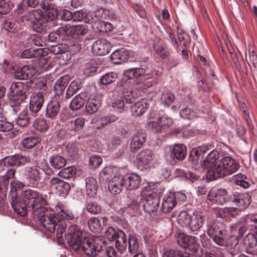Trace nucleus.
Returning <instances> with one entry per match:
<instances>
[{
	"label": "nucleus",
	"mask_w": 257,
	"mask_h": 257,
	"mask_svg": "<svg viewBox=\"0 0 257 257\" xmlns=\"http://www.w3.org/2000/svg\"><path fill=\"white\" fill-rule=\"evenodd\" d=\"M50 187L52 190L59 195H67L71 189L69 183L66 182L58 177H53L50 181Z\"/></svg>",
	"instance_id": "9d476101"
},
{
	"label": "nucleus",
	"mask_w": 257,
	"mask_h": 257,
	"mask_svg": "<svg viewBox=\"0 0 257 257\" xmlns=\"http://www.w3.org/2000/svg\"><path fill=\"white\" fill-rule=\"evenodd\" d=\"M57 17V12L56 11L52 10L50 11H47L45 12L44 14H41L40 19L42 20V22H51L55 20Z\"/></svg>",
	"instance_id": "052dcab7"
},
{
	"label": "nucleus",
	"mask_w": 257,
	"mask_h": 257,
	"mask_svg": "<svg viewBox=\"0 0 257 257\" xmlns=\"http://www.w3.org/2000/svg\"><path fill=\"white\" fill-rule=\"evenodd\" d=\"M43 169L39 166L33 165L25 168L24 176L30 186H36L42 179Z\"/></svg>",
	"instance_id": "0eeeda50"
},
{
	"label": "nucleus",
	"mask_w": 257,
	"mask_h": 257,
	"mask_svg": "<svg viewBox=\"0 0 257 257\" xmlns=\"http://www.w3.org/2000/svg\"><path fill=\"white\" fill-rule=\"evenodd\" d=\"M147 99H142L131 107L132 115L138 116L142 115L148 108Z\"/></svg>",
	"instance_id": "c756f323"
},
{
	"label": "nucleus",
	"mask_w": 257,
	"mask_h": 257,
	"mask_svg": "<svg viewBox=\"0 0 257 257\" xmlns=\"http://www.w3.org/2000/svg\"><path fill=\"white\" fill-rule=\"evenodd\" d=\"M68 83V77L63 76L58 79L55 82L54 89L56 93L59 95L61 94L65 90Z\"/></svg>",
	"instance_id": "a19ab883"
},
{
	"label": "nucleus",
	"mask_w": 257,
	"mask_h": 257,
	"mask_svg": "<svg viewBox=\"0 0 257 257\" xmlns=\"http://www.w3.org/2000/svg\"><path fill=\"white\" fill-rule=\"evenodd\" d=\"M117 73L110 72L104 74L100 78V82L104 85L109 84L115 81L117 78Z\"/></svg>",
	"instance_id": "864d4df0"
},
{
	"label": "nucleus",
	"mask_w": 257,
	"mask_h": 257,
	"mask_svg": "<svg viewBox=\"0 0 257 257\" xmlns=\"http://www.w3.org/2000/svg\"><path fill=\"white\" fill-rule=\"evenodd\" d=\"M126 233L128 234V249L129 252L132 253L136 252L139 248V241L137 235L132 233V229L127 223H124L123 227Z\"/></svg>",
	"instance_id": "dca6fc26"
},
{
	"label": "nucleus",
	"mask_w": 257,
	"mask_h": 257,
	"mask_svg": "<svg viewBox=\"0 0 257 257\" xmlns=\"http://www.w3.org/2000/svg\"><path fill=\"white\" fill-rule=\"evenodd\" d=\"M90 230L94 233L99 232L102 229V225L99 219L96 217H92L88 221Z\"/></svg>",
	"instance_id": "09e8293b"
},
{
	"label": "nucleus",
	"mask_w": 257,
	"mask_h": 257,
	"mask_svg": "<svg viewBox=\"0 0 257 257\" xmlns=\"http://www.w3.org/2000/svg\"><path fill=\"white\" fill-rule=\"evenodd\" d=\"M27 95L21 96L10 95L9 103L11 107L15 112H17L21 109V104L27 98Z\"/></svg>",
	"instance_id": "c9c22d12"
},
{
	"label": "nucleus",
	"mask_w": 257,
	"mask_h": 257,
	"mask_svg": "<svg viewBox=\"0 0 257 257\" xmlns=\"http://www.w3.org/2000/svg\"><path fill=\"white\" fill-rule=\"evenodd\" d=\"M111 106L114 110L117 111L118 112H122L124 110V102L121 97L113 99L111 102Z\"/></svg>",
	"instance_id": "680f3d73"
},
{
	"label": "nucleus",
	"mask_w": 257,
	"mask_h": 257,
	"mask_svg": "<svg viewBox=\"0 0 257 257\" xmlns=\"http://www.w3.org/2000/svg\"><path fill=\"white\" fill-rule=\"evenodd\" d=\"M16 4L15 0H0V14L9 13Z\"/></svg>",
	"instance_id": "49530a36"
},
{
	"label": "nucleus",
	"mask_w": 257,
	"mask_h": 257,
	"mask_svg": "<svg viewBox=\"0 0 257 257\" xmlns=\"http://www.w3.org/2000/svg\"><path fill=\"white\" fill-rule=\"evenodd\" d=\"M219 157V153L214 150L208 154L206 159L201 164L202 168L206 171L207 177H210V179H212L214 171H215L216 166L218 165L219 160H217Z\"/></svg>",
	"instance_id": "1a4fd4ad"
},
{
	"label": "nucleus",
	"mask_w": 257,
	"mask_h": 257,
	"mask_svg": "<svg viewBox=\"0 0 257 257\" xmlns=\"http://www.w3.org/2000/svg\"><path fill=\"white\" fill-rule=\"evenodd\" d=\"M203 217L200 214H194L191 219L190 225L188 227L191 231H194L200 229L203 225Z\"/></svg>",
	"instance_id": "4c0bfd02"
},
{
	"label": "nucleus",
	"mask_w": 257,
	"mask_h": 257,
	"mask_svg": "<svg viewBox=\"0 0 257 257\" xmlns=\"http://www.w3.org/2000/svg\"><path fill=\"white\" fill-rule=\"evenodd\" d=\"M207 234L217 245L221 246L233 247L238 243V237L229 236L226 225L217 221H209L207 222Z\"/></svg>",
	"instance_id": "f257e3e1"
},
{
	"label": "nucleus",
	"mask_w": 257,
	"mask_h": 257,
	"mask_svg": "<svg viewBox=\"0 0 257 257\" xmlns=\"http://www.w3.org/2000/svg\"><path fill=\"white\" fill-rule=\"evenodd\" d=\"M181 117L184 119H192L196 117V113L194 110L189 108H185L180 112Z\"/></svg>",
	"instance_id": "e2e57ef3"
},
{
	"label": "nucleus",
	"mask_w": 257,
	"mask_h": 257,
	"mask_svg": "<svg viewBox=\"0 0 257 257\" xmlns=\"http://www.w3.org/2000/svg\"><path fill=\"white\" fill-rule=\"evenodd\" d=\"M41 12L36 10H32L22 17V20L23 22L28 21L31 23H35V20H38L40 19Z\"/></svg>",
	"instance_id": "a18cd8bd"
},
{
	"label": "nucleus",
	"mask_w": 257,
	"mask_h": 257,
	"mask_svg": "<svg viewBox=\"0 0 257 257\" xmlns=\"http://www.w3.org/2000/svg\"><path fill=\"white\" fill-rule=\"evenodd\" d=\"M153 159V154L149 150H144L138 154L136 160L137 168L141 170H144L149 164Z\"/></svg>",
	"instance_id": "2eb2a0df"
},
{
	"label": "nucleus",
	"mask_w": 257,
	"mask_h": 257,
	"mask_svg": "<svg viewBox=\"0 0 257 257\" xmlns=\"http://www.w3.org/2000/svg\"><path fill=\"white\" fill-rule=\"evenodd\" d=\"M38 143V138L34 136L26 137L22 141L21 145L22 150L30 149L34 147Z\"/></svg>",
	"instance_id": "79ce46f5"
},
{
	"label": "nucleus",
	"mask_w": 257,
	"mask_h": 257,
	"mask_svg": "<svg viewBox=\"0 0 257 257\" xmlns=\"http://www.w3.org/2000/svg\"><path fill=\"white\" fill-rule=\"evenodd\" d=\"M86 193L91 197H94L97 193L98 185L97 181L92 177H88L86 179Z\"/></svg>",
	"instance_id": "72a5a7b5"
},
{
	"label": "nucleus",
	"mask_w": 257,
	"mask_h": 257,
	"mask_svg": "<svg viewBox=\"0 0 257 257\" xmlns=\"http://www.w3.org/2000/svg\"><path fill=\"white\" fill-rule=\"evenodd\" d=\"M147 134L145 130H138L132 138L130 144V150L136 152L140 150L146 141Z\"/></svg>",
	"instance_id": "ddd939ff"
},
{
	"label": "nucleus",
	"mask_w": 257,
	"mask_h": 257,
	"mask_svg": "<svg viewBox=\"0 0 257 257\" xmlns=\"http://www.w3.org/2000/svg\"><path fill=\"white\" fill-rule=\"evenodd\" d=\"M31 116L27 110H23L16 118V121L18 125L25 127L27 126L30 121Z\"/></svg>",
	"instance_id": "ea45409f"
},
{
	"label": "nucleus",
	"mask_w": 257,
	"mask_h": 257,
	"mask_svg": "<svg viewBox=\"0 0 257 257\" xmlns=\"http://www.w3.org/2000/svg\"><path fill=\"white\" fill-rule=\"evenodd\" d=\"M230 199L240 208V210L244 209L251 203L250 197L246 193L234 192L230 195Z\"/></svg>",
	"instance_id": "4468645a"
},
{
	"label": "nucleus",
	"mask_w": 257,
	"mask_h": 257,
	"mask_svg": "<svg viewBox=\"0 0 257 257\" xmlns=\"http://www.w3.org/2000/svg\"><path fill=\"white\" fill-rule=\"evenodd\" d=\"M162 257H192L187 252L182 253L179 250L169 249L166 250L162 255Z\"/></svg>",
	"instance_id": "6e6d98bb"
},
{
	"label": "nucleus",
	"mask_w": 257,
	"mask_h": 257,
	"mask_svg": "<svg viewBox=\"0 0 257 257\" xmlns=\"http://www.w3.org/2000/svg\"><path fill=\"white\" fill-rule=\"evenodd\" d=\"M33 126L36 130L42 132H45L49 128L46 119L43 117L36 118L33 123Z\"/></svg>",
	"instance_id": "8fccbe9b"
},
{
	"label": "nucleus",
	"mask_w": 257,
	"mask_h": 257,
	"mask_svg": "<svg viewBox=\"0 0 257 257\" xmlns=\"http://www.w3.org/2000/svg\"><path fill=\"white\" fill-rule=\"evenodd\" d=\"M60 110V104L56 100L49 102L46 107V117L52 120L56 119Z\"/></svg>",
	"instance_id": "5701e85b"
},
{
	"label": "nucleus",
	"mask_w": 257,
	"mask_h": 257,
	"mask_svg": "<svg viewBox=\"0 0 257 257\" xmlns=\"http://www.w3.org/2000/svg\"><path fill=\"white\" fill-rule=\"evenodd\" d=\"M21 195L24 199L28 201V207H31L32 211L41 208L47 204L45 196L36 190L28 189L23 191Z\"/></svg>",
	"instance_id": "20e7f679"
},
{
	"label": "nucleus",
	"mask_w": 257,
	"mask_h": 257,
	"mask_svg": "<svg viewBox=\"0 0 257 257\" xmlns=\"http://www.w3.org/2000/svg\"><path fill=\"white\" fill-rule=\"evenodd\" d=\"M177 204L176 194L169 193L166 194L163 199L161 210L165 213L170 212Z\"/></svg>",
	"instance_id": "a211bd4d"
},
{
	"label": "nucleus",
	"mask_w": 257,
	"mask_h": 257,
	"mask_svg": "<svg viewBox=\"0 0 257 257\" xmlns=\"http://www.w3.org/2000/svg\"><path fill=\"white\" fill-rule=\"evenodd\" d=\"M227 191L223 188H220L216 191L210 192L208 199L211 201H215L217 204L223 205L226 202Z\"/></svg>",
	"instance_id": "4be33fe9"
},
{
	"label": "nucleus",
	"mask_w": 257,
	"mask_h": 257,
	"mask_svg": "<svg viewBox=\"0 0 257 257\" xmlns=\"http://www.w3.org/2000/svg\"><path fill=\"white\" fill-rule=\"evenodd\" d=\"M132 52L124 48L114 51L110 55V59L113 64H118L128 60Z\"/></svg>",
	"instance_id": "6ab92c4d"
},
{
	"label": "nucleus",
	"mask_w": 257,
	"mask_h": 257,
	"mask_svg": "<svg viewBox=\"0 0 257 257\" xmlns=\"http://www.w3.org/2000/svg\"><path fill=\"white\" fill-rule=\"evenodd\" d=\"M11 206L16 213L21 216H24L27 214V205L24 199L16 198L11 202Z\"/></svg>",
	"instance_id": "cd10ccee"
},
{
	"label": "nucleus",
	"mask_w": 257,
	"mask_h": 257,
	"mask_svg": "<svg viewBox=\"0 0 257 257\" xmlns=\"http://www.w3.org/2000/svg\"><path fill=\"white\" fill-rule=\"evenodd\" d=\"M14 127V124L9 121L4 120L3 119H0V131L8 132L12 130Z\"/></svg>",
	"instance_id": "774afa93"
},
{
	"label": "nucleus",
	"mask_w": 257,
	"mask_h": 257,
	"mask_svg": "<svg viewBox=\"0 0 257 257\" xmlns=\"http://www.w3.org/2000/svg\"><path fill=\"white\" fill-rule=\"evenodd\" d=\"M87 97L86 93H80L76 95L70 102V108L75 111L81 109L83 106Z\"/></svg>",
	"instance_id": "7c9ffc66"
},
{
	"label": "nucleus",
	"mask_w": 257,
	"mask_h": 257,
	"mask_svg": "<svg viewBox=\"0 0 257 257\" xmlns=\"http://www.w3.org/2000/svg\"><path fill=\"white\" fill-rule=\"evenodd\" d=\"M35 70L30 66H24L22 68H18L15 72L14 76L18 79H31L34 75Z\"/></svg>",
	"instance_id": "b1692460"
},
{
	"label": "nucleus",
	"mask_w": 257,
	"mask_h": 257,
	"mask_svg": "<svg viewBox=\"0 0 257 257\" xmlns=\"http://www.w3.org/2000/svg\"><path fill=\"white\" fill-rule=\"evenodd\" d=\"M64 231L65 232V238H69V237L71 236L74 237L75 236H76L77 234H78V232L80 233L79 236L82 235V232L79 229V227L75 224L70 225L67 230H66V228H65L64 232Z\"/></svg>",
	"instance_id": "3c124183"
},
{
	"label": "nucleus",
	"mask_w": 257,
	"mask_h": 257,
	"mask_svg": "<svg viewBox=\"0 0 257 257\" xmlns=\"http://www.w3.org/2000/svg\"><path fill=\"white\" fill-rule=\"evenodd\" d=\"M50 165L55 169H60L65 166L66 160L64 158L58 154H53L49 158Z\"/></svg>",
	"instance_id": "e433bc0d"
},
{
	"label": "nucleus",
	"mask_w": 257,
	"mask_h": 257,
	"mask_svg": "<svg viewBox=\"0 0 257 257\" xmlns=\"http://www.w3.org/2000/svg\"><path fill=\"white\" fill-rule=\"evenodd\" d=\"M239 163L229 156L222 157L218 161V165L216 166L212 179L224 177L235 173L239 168Z\"/></svg>",
	"instance_id": "7ed1b4c3"
},
{
	"label": "nucleus",
	"mask_w": 257,
	"mask_h": 257,
	"mask_svg": "<svg viewBox=\"0 0 257 257\" xmlns=\"http://www.w3.org/2000/svg\"><path fill=\"white\" fill-rule=\"evenodd\" d=\"M176 241L179 245L183 248L189 247L193 251H197L198 244L196 237L188 235L183 233L178 234Z\"/></svg>",
	"instance_id": "f8f14e48"
},
{
	"label": "nucleus",
	"mask_w": 257,
	"mask_h": 257,
	"mask_svg": "<svg viewBox=\"0 0 257 257\" xmlns=\"http://www.w3.org/2000/svg\"><path fill=\"white\" fill-rule=\"evenodd\" d=\"M118 119V117L115 115L109 113L106 115L102 116L100 118V122L102 126H105L109 125Z\"/></svg>",
	"instance_id": "603ef678"
},
{
	"label": "nucleus",
	"mask_w": 257,
	"mask_h": 257,
	"mask_svg": "<svg viewBox=\"0 0 257 257\" xmlns=\"http://www.w3.org/2000/svg\"><path fill=\"white\" fill-rule=\"evenodd\" d=\"M84 123L85 119L80 117L73 120H68L65 125V127L67 130L75 133L83 129Z\"/></svg>",
	"instance_id": "c85d7f7f"
},
{
	"label": "nucleus",
	"mask_w": 257,
	"mask_h": 257,
	"mask_svg": "<svg viewBox=\"0 0 257 257\" xmlns=\"http://www.w3.org/2000/svg\"><path fill=\"white\" fill-rule=\"evenodd\" d=\"M76 174V170L73 167H69L61 170L58 175L60 177L68 179L71 178Z\"/></svg>",
	"instance_id": "13d9d810"
},
{
	"label": "nucleus",
	"mask_w": 257,
	"mask_h": 257,
	"mask_svg": "<svg viewBox=\"0 0 257 257\" xmlns=\"http://www.w3.org/2000/svg\"><path fill=\"white\" fill-rule=\"evenodd\" d=\"M187 155L186 147L181 144H175L173 147H170L168 151H166L165 158L166 160L173 164L175 160H183Z\"/></svg>",
	"instance_id": "6e6552de"
},
{
	"label": "nucleus",
	"mask_w": 257,
	"mask_h": 257,
	"mask_svg": "<svg viewBox=\"0 0 257 257\" xmlns=\"http://www.w3.org/2000/svg\"><path fill=\"white\" fill-rule=\"evenodd\" d=\"M40 222L43 226L49 232H54L56 230V237L60 239L63 237L64 230L67 225L63 219H59L53 213L43 215Z\"/></svg>",
	"instance_id": "f03ea898"
},
{
	"label": "nucleus",
	"mask_w": 257,
	"mask_h": 257,
	"mask_svg": "<svg viewBox=\"0 0 257 257\" xmlns=\"http://www.w3.org/2000/svg\"><path fill=\"white\" fill-rule=\"evenodd\" d=\"M80 233L76 234V236L73 237L72 236L69 238H66L67 242L71 247L74 251H77L80 248L82 249V245L83 242V238L82 236H79Z\"/></svg>",
	"instance_id": "473e14b6"
},
{
	"label": "nucleus",
	"mask_w": 257,
	"mask_h": 257,
	"mask_svg": "<svg viewBox=\"0 0 257 257\" xmlns=\"http://www.w3.org/2000/svg\"><path fill=\"white\" fill-rule=\"evenodd\" d=\"M191 217L192 216L187 211H181L178 216V223L183 227L188 228L190 225Z\"/></svg>",
	"instance_id": "c03bdc74"
},
{
	"label": "nucleus",
	"mask_w": 257,
	"mask_h": 257,
	"mask_svg": "<svg viewBox=\"0 0 257 257\" xmlns=\"http://www.w3.org/2000/svg\"><path fill=\"white\" fill-rule=\"evenodd\" d=\"M100 106V103L98 100L89 97L86 103V111L89 114H93L98 110Z\"/></svg>",
	"instance_id": "58836bf2"
},
{
	"label": "nucleus",
	"mask_w": 257,
	"mask_h": 257,
	"mask_svg": "<svg viewBox=\"0 0 257 257\" xmlns=\"http://www.w3.org/2000/svg\"><path fill=\"white\" fill-rule=\"evenodd\" d=\"M156 53L162 59H166L170 55V52L167 49L166 44L161 39L156 41L153 45Z\"/></svg>",
	"instance_id": "bb28decb"
},
{
	"label": "nucleus",
	"mask_w": 257,
	"mask_h": 257,
	"mask_svg": "<svg viewBox=\"0 0 257 257\" xmlns=\"http://www.w3.org/2000/svg\"><path fill=\"white\" fill-rule=\"evenodd\" d=\"M106 240L102 236H97L94 239L84 238L82 250L88 256H95L102 249Z\"/></svg>",
	"instance_id": "39448f33"
},
{
	"label": "nucleus",
	"mask_w": 257,
	"mask_h": 257,
	"mask_svg": "<svg viewBox=\"0 0 257 257\" xmlns=\"http://www.w3.org/2000/svg\"><path fill=\"white\" fill-rule=\"evenodd\" d=\"M126 73L128 74V77L132 79L142 76L146 73V70L142 68H133L128 69Z\"/></svg>",
	"instance_id": "4d7b16f0"
},
{
	"label": "nucleus",
	"mask_w": 257,
	"mask_h": 257,
	"mask_svg": "<svg viewBox=\"0 0 257 257\" xmlns=\"http://www.w3.org/2000/svg\"><path fill=\"white\" fill-rule=\"evenodd\" d=\"M46 94L44 90L34 92L31 96L29 110L33 113H37L42 108Z\"/></svg>",
	"instance_id": "9b49d317"
},
{
	"label": "nucleus",
	"mask_w": 257,
	"mask_h": 257,
	"mask_svg": "<svg viewBox=\"0 0 257 257\" xmlns=\"http://www.w3.org/2000/svg\"><path fill=\"white\" fill-rule=\"evenodd\" d=\"M125 233L126 232H125L123 230H117L116 235L114 239L115 247L121 254L123 253L126 249L128 239Z\"/></svg>",
	"instance_id": "412c9836"
},
{
	"label": "nucleus",
	"mask_w": 257,
	"mask_h": 257,
	"mask_svg": "<svg viewBox=\"0 0 257 257\" xmlns=\"http://www.w3.org/2000/svg\"><path fill=\"white\" fill-rule=\"evenodd\" d=\"M158 121L161 125L163 130L169 127L172 125L173 121L170 117H168L165 116H162L159 118Z\"/></svg>",
	"instance_id": "338daca9"
},
{
	"label": "nucleus",
	"mask_w": 257,
	"mask_h": 257,
	"mask_svg": "<svg viewBox=\"0 0 257 257\" xmlns=\"http://www.w3.org/2000/svg\"><path fill=\"white\" fill-rule=\"evenodd\" d=\"M137 85L133 88L129 89H126L123 92V97L126 102L128 103H133L140 96L141 92L137 88Z\"/></svg>",
	"instance_id": "2f4dec72"
},
{
	"label": "nucleus",
	"mask_w": 257,
	"mask_h": 257,
	"mask_svg": "<svg viewBox=\"0 0 257 257\" xmlns=\"http://www.w3.org/2000/svg\"><path fill=\"white\" fill-rule=\"evenodd\" d=\"M86 209L89 213L96 214L100 213L101 208L96 202L93 201H87L86 205Z\"/></svg>",
	"instance_id": "5fc2aeb1"
},
{
	"label": "nucleus",
	"mask_w": 257,
	"mask_h": 257,
	"mask_svg": "<svg viewBox=\"0 0 257 257\" xmlns=\"http://www.w3.org/2000/svg\"><path fill=\"white\" fill-rule=\"evenodd\" d=\"M71 31V37L74 39H77L86 34L88 32V29L85 25H80L72 26Z\"/></svg>",
	"instance_id": "37998d69"
},
{
	"label": "nucleus",
	"mask_w": 257,
	"mask_h": 257,
	"mask_svg": "<svg viewBox=\"0 0 257 257\" xmlns=\"http://www.w3.org/2000/svg\"><path fill=\"white\" fill-rule=\"evenodd\" d=\"M15 166L19 167L24 166L31 162V159L29 156L16 154L13 155Z\"/></svg>",
	"instance_id": "de8ad7c7"
},
{
	"label": "nucleus",
	"mask_w": 257,
	"mask_h": 257,
	"mask_svg": "<svg viewBox=\"0 0 257 257\" xmlns=\"http://www.w3.org/2000/svg\"><path fill=\"white\" fill-rule=\"evenodd\" d=\"M243 243L246 252L250 253L253 252L254 247L257 245V237L256 234L248 233L243 239Z\"/></svg>",
	"instance_id": "f704fd0d"
},
{
	"label": "nucleus",
	"mask_w": 257,
	"mask_h": 257,
	"mask_svg": "<svg viewBox=\"0 0 257 257\" xmlns=\"http://www.w3.org/2000/svg\"><path fill=\"white\" fill-rule=\"evenodd\" d=\"M96 64L95 63L89 62L86 64L84 66V73L85 75H91L96 72Z\"/></svg>",
	"instance_id": "69168bd1"
},
{
	"label": "nucleus",
	"mask_w": 257,
	"mask_h": 257,
	"mask_svg": "<svg viewBox=\"0 0 257 257\" xmlns=\"http://www.w3.org/2000/svg\"><path fill=\"white\" fill-rule=\"evenodd\" d=\"M15 166V163L13 156L5 157L0 160V168L4 169L6 167Z\"/></svg>",
	"instance_id": "0e129e2a"
},
{
	"label": "nucleus",
	"mask_w": 257,
	"mask_h": 257,
	"mask_svg": "<svg viewBox=\"0 0 257 257\" xmlns=\"http://www.w3.org/2000/svg\"><path fill=\"white\" fill-rule=\"evenodd\" d=\"M29 87L27 84L22 82H13L10 87V95L19 96L27 95Z\"/></svg>",
	"instance_id": "393cba45"
},
{
	"label": "nucleus",
	"mask_w": 257,
	"mask_h": 257,
	"mask_svg": "<svg viewBox=\"0 0 257 257\" xmlns=\"http://www.w3.org/2000/svg\"><path fill=\"white\" fill-rule=\"evenodd\" d=\"M92 49L94 53L98 55H105L108 54L110 49V44L106 40H98L92 45Z\"/></svg>",
	"instance_id": "aec40b11"
},
{
	"label": "nucleus",
	"mask_w": 257,
	"mask_h": 257,
	"mask_svg": "<svg viewBox=\"0 0 257 257\" xmlns=\"http://www.w3.org/2000/svg\"><path fill=\"white\" fill-rule=\"evenodd\" d=\"M125 188L133 190L138 188L140 185L141 177L135 173H132L124 176Z\"/></svg>",
	"instance_id": "a878e982"
},
{
	"label": "nucleus",
	"mask_w": 257,
	"mask_h": 257,
	"mask_svg": "<svg viewBox=\"0 0 257 257\" xmlns=\"http://www.w3.org/2000/svg\"><path fill=\"white\" fill-rule=\"evenodd\" d=\"M175 98V96L173 93L170 92H164L161 97V102L165 105L169 106L173 103Z\"/></svg>",
	"instance_id": "bf43d9fd"
},
{
	"label": "nucleus",
	"mask_w": 257,
	"mask_h": 257,
	"mask_svg": "<svg viewBox=\"0 0 257 257\" xmlns=\"http://www.w3.org/2000/svg\"><path fill=\"white\" fill-rule=\"evenodd\" d=\"M108 188L112 194L119 193L124 188H125L124 176L122 175L114 176L109 181Z\"/></svg>",
	"instance_id": "f3484780"
},
{
	"label": "nucleus",
	"mask_w": 257,
	"mask_h": 257,
	"mask_svg": "<svg viewBox=\"0 0 257 257\" xmlns=\"http://www.w3.org/2000/svg\"><path fill=\"white\" fill-rule=\"evenodd\" d=\"M141 195L145 211L148 213L156 211L160 202L159 198L156 193H153L150 187H144L141 191Z\"/></svg>",
	"instance_id": "423d86ee"
}]
</instances>
